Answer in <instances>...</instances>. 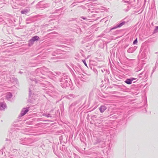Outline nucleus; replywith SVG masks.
I'll return each instance as SVG.
<instances>
[{
    "instance_id": "9",
    "label": "nucleus",
    "mask_w": 158,
    "mask_h": 158,
    "mask_svg": "<svg viewBox=\"0 0 158 158\" xmlns=\"http://www.w3.org/2000/svg\"><path fill=\"white\" fill-rule=\"evenodd\" d=\"M125 82L127 84H131L132 83V81L131 78H127L125 81Z\"/></svg>"
},
{
    "instance_id": "11",
    "label": "nucleus",
    "mask_w": 158,
    "mask_h": 158,
    "mask_svg": "<svg viewBox=\"0 0 158 158\" xmlns=\"http://www.w3.org/2000/svg\"><path fill=\"white\" fill-rule=\"evenodd\" d=\"M35 41L31 38L28 41V46H32L34 43Z\"/></svg>"
},
{
    "instance_id": "22",
    "label": "nucleus",
    "mask_w": 158,
    "mask_h": 158,
    "mask_svg": "<svg viewBox=\"0 0 158 158\" xmlns=\"http://www.w3.org/2000/svg\"><path fill=\"white\" fill-rule=\"evenodd\" d=\"M80 18L84 19V20H89V19H88L87 18L85 17H83V16H81V17H80Z\"/></svg>"
},
{
    "instance_id": "31",
    "label": "nucleus",
    "mask_w": 158,
    "mask_h": 158,
    "mask_svg": "<svg viewBox=\"0 0 158 158\" xmlns=\"http://www.w3.org/2000/svg\"><path fill=\"white\" fill-rule=\"evenodd\" d=\"M13 132L12 131H10V133H13Z\"/></svg>"
},
{
    "instance_id": "6",
    "label": "nucleus",
    "mask_w": 158,
    "mask_h": 158,
    "mask_svg": "<svg viewBox=\"0 0 158 158\" xmlns=\"http://www.w3.org/2000/svg\"><path fill=\"white\" fill-rule=\"evenodd\" d=\"M137 48V47L135 46L133 47H131L127 50V52L129 53H133L136 50Z\"/></svg>"
},
{
    "instance_id": "2",
    "label": "nucleus",
    "mask_w": 158,
    "mask_h": 158,
    "mask_svg": "<svg viewBox=\"0 0 158 158\" xmlns=\"http://www.w3.org/2000/svg\"><path fill=\"white\" fill-rule=\"evenodd\" d=\"M38 5L39 6V7L41 8H46L49 6L48 4L47 3L44 4L42 2H39Z\"/></svg>"
},
{
    "instance_id": "15",
    "label": "nucleus",
    "mask_w": 158,
    "mask_h": 158,
    "mask_svg": "<svg viewBox=\"0 0 158 158\" xmlns=\"http://www.w3.org/2000/svg\"><path fill=\"white\" fill-rule=\"evenodd\" d=\"M145 73L144 72H142V73H140V74H139V75H138V77H139L140 78H141V77H144V76H143V75H144V76L145 75Z\"/></svg>"
},
{
    "instance_id": "20",
    "label": "nucleus",
    "mask_w": 158,
    "mask_h": 158,
    "mask_svg": "<svg viewBox=\"0 0 158 158\" xmlns=\"http://www.w3.org/2000/svg\"><path fill=\"white\" fill-rule=\"evenodd\" d=\"M20 142L21 144H25V145H27V144L28 143L27 141H25V140H24V142H22V143H21L22 142L21 141H20Z\"/></svg>"
},
{
    "instance_id": "3",
    "label": "nucleus",
    "mask_w": 158,
    "mask_h": 158,
    "mask_svg": "<svg viewBox=\"0 0 158 158\" xmlns=\"http://www.w3.org/2000/svg\"><path fill=\"white\" fill-rule=\"evenodd\" d=\"M29 107L24 108L23 109L20 113L21 116H23L25 115L29 111Z\"/></svg>"
},
{
    "instance_id": "12",
    "label": "nucleus",
    "mask_w": 158,
    "mask_h": 158,
    "mask_svg": "<svg viewBox=\"0 0 158 158\" xmlns=\"http://www.w3.org/2000/svg\"><path fill=\"white\" fill-rule=\"evenodd\" d=\"M32 40L35 42V41H38L40 40L39 37L37 35H35L32 38Z\"/></svg>"
},
{
    "instance_id": "18",
    "label": "nucleus",
    "mask_w": 158,
    "mask_h": 158,
    "mask_svg": "<svg viewBox=\"0 0 158 158\" xmlns=\"http://www.w3.org/2000/svg\"><path fill=\"white\" fill-rule=\"evenodd\" d=\"M157 32H158V26H156L155 27L154 32V33H156Z\"/></svg>"
},
{
    "instance_id": "29",
    "label": "nucleus",
    "mask_w": 158,
    "mask_h": 158,
    "mask_svg": "<svg viewBox=\"0 0 158 158\" xmlns=\"http://www.w3.org/2000/svg\"><path fill=\"white\" fill-rule=\"evenodd\" d=\"M155 68L154 69H153V72L155 71Z\"/></svg>"
},
{
    "instance_id": "16",
    "label": "nucleus",
    "mask_w": 158,
    "mask_h": 158,
    "mask_svg": "<svg viewBox=\"0 0 158 158\" xmlns=\"http://www.w3.org/2000/svg\"><path fill=\"white\" fill-rule=\"evenodd\" d=\"M51 73L52 74L54 75H56L55 74L58 75H59L60 74V72H55L54 73L51 72Z\"/></svg>"
},
{
    "instance_id": "30",
    "label": "nucleus",
    "mask_w": 158,
    "mask_h": 158,
    "mask_svg": "<svg viewBox=\"0 0 158 158\" xmlns=\"http://www.w3.org/2000/svg\"><path fill=\"white\" fill-rule=\"evenodd\" d=\"M101 71H102V73H103V72H104V71H103L102 70H101Z\"/></svg>"
},
{
    "instance_id": "21",
    "label": "nucleus",
    "mask_w": 158,
    "mask_h": 158,
    "mask_svg": "<svg viewBox=\"0 0 158 158\" xmlns=\"http://www.w3.org/2000/svg\"><path fill=\"white\" fill-rule=\"evenodd\" d=\"M12 80H11V81L12 82H13L15 81H16L17 80V79L15 78V77H12Z\"/></svg>"
},
{
    "instance_id": "5",
    "label": "nucleus",
    "mask_w": 158,
    "mask_h": 158,
    "mask_svg": "<svg viewBox=\"0 0 158 158\" xmlns=\"http://www.w3.org/2000/svg\"><path fill=\"white\" fill-rule=\"evenodd\" d=\"M106 109V107L104 105H101L99 108V110L101 113H103Z\"/></svg>"
},
{
    "instance_id": "25",
    "label": "nucleus",
    "mask_w": 158,
    "mask_h": 158,
    "mask_svg": "<svg viewBox=\"0 0 158 158\" xmlns=\"http://www.w3.org/2000/svg\"><path fill=\"white\" fill-rule=\"evenodd\" d=\"M82 61L83 62V63H84L85 65L87 67V64L85 62V60H82Z\"/></svg>"
},
{
    "instance_id": "13",
    "label": "nucleus",
    "mask_w": 158,
    "mask_h": 158,
    "mask_svg": "<svg viewBox=\"0 0 158 158\" xmlns=\"http://www.w3.org/2000/svg\"><path fill=\"white\" fill-rule=\"evenodd\" d=\"M29 10L25 9L21 11V13L22 14H26L27 13L29 12Z\"/></svg>"
},
{
    "instance_id": "28",
    "label": "nucleus",
    "mask_w": 158,
    "mask_h": 158,
    "mask_svg": "<svg viewBox=\"0 0 158 158\" xmlns=\"http://www.w3.org/2000/svg\"><path fill=\"white\" fill-rule=\"evenodd\" d=\"M3 2V0H0V4H2Z\"/></svg>"
},
{
    "instance_id": "1",
    "label": "nucleus",
    "mask_w": 158,
    "mask_h": 158,
    "mask_svg": "<svg viewBox=\"0 0 158 158\" xmlns=\"http://www.w3.org/2000/svg\"><path fill=\"white\" fill-rule=\"evenodd\" d=\"M70 79L65 76L63 77L60 81L62 86L65 88L66 87H69V85Z\"/></svg>"
},
{
    "instance_id": "26",
    "label": "nucleus",
    "mask_w": 158,
    "mask_h": 158,
    "mask_svg": "<svg viewBox=\"0 0 158 158\" xmlns=\"http://www.w3.org/2000/svg\"><path fill=\"white\" fill-rule=\"evenodd\" d=\"M41 68H39V69H37L36 70V72H39V71H41Z\"/></svg>"
},
{
    "instance_id": "19",
    "label": "nucleus",
    "mask_w": 158,
    "mask_h": 158,
    "mask_svg": "<svg viewBox=\"0 0 158 158\" xmlns=\"http://www.w3.org/2000/svg\"><path fill=\"white\" fill-rule=\"evenodd\" d=\"M44 115L47 117H52L51 114H49L46 113Z\"/></svg>"
},
{
    "instance_id": "4",
    "label": "nucleus",
    "mask_w": 158,
    "mask_h": 158,
    "mask_svg": "<svg viewBox=\"0 0 158 158\" xmlns=\"http://www.w3.org/2000/svg\"><path fill=\"white\" fill-rule=\"evenodd\" d=\"M35 90L34 87L32 85H31L29 88V96H31V95L34 94V91Z\"/></svg>"
},
{
    "instance_id": "10",
    "label": "nucleus",
    "mask_w": 158,
    "mask_h": 158,
    "mask_svg": "<svg viewBox=\"0 0 158 158\" xmlns=\"http://www.w3.org/2000/svg\"><path fill=\"white\" fill-rule=\"evenodd\" d=\"M12 96V94L10 92H8L7 93L6 97L7 99L8 100L11 98Z\"/></svg>"
},
{
    "instance_id": "8",
    "label": "nucleus",
    "mask_w": 158,
    "mask_h": 158,
    "mask_svg": "<svg viewBox=\"0 0 158 158\" xmlns=\"http://www.w3.org/2000/svg\"><path fill=\"white\" fill-rule=\"evenodd\" d=\"M6 107V105L5 103L4 102H2L0 103V110H2L4 109Z\"/></svg>"
},
{
    "instance_id": "32",
    "label": "nucleus",
    "mask_w": 158,
    "mask_h": 158,
    "mask_svg": "<svg viewBox=\"0 0 158 158\" xmlns=\"http://www.w3.org/2000/svg\"><path fill=\"white\" fill-rule=\"evenodd\" d=\"M44 69H45V70H47V69H46V68H44Z\"/></svg>"
},
{
    "instance_id": "24",
    "label": "nucleus",
    "mask_w": 158,
    "mask_h": 158,
    "mask_svg": "<svg viewBox=\"0 0 158 158\" xmlns=\"http://www.w3.org/2000/svg\"><path fill=\"white\" fill-rule=\"evenodd\" d=\"M33 80H32V81L33 82H35V83H36L37 82L38 80H37L35 78V79H33Z\"/></svg>"
},
{
    "instance_id": "27",
    "label": "nucleus",
    "mask_w": 158,
    "mask_h": 158,
    "mask_svg": "<svg viewBox=\"0 0 158 158\" xmlns=\"http://www.w3.org/2000/svg\"><path fill=\"white\" fill-rule=\"evenodd\" d=\"M132 81H133L134 80H135L136 79V78H133V77H131V78Z\"/></svg>"
},
{
    "instance_id": "7",
    "label": "nucleus",
    "mask_w": 158,
    "mask_h": 158,
    "mask_svg": "<svg viewBox=\"0 0 158 158\" xmlns=\"http://www.w3.org/2000/svg\"><path fill=\"white\" fill-rule=\"evenodd\" d=\"M125 23V21H123L120 23L119 24H118L116 26L112 28L111 29V30H112L113 29H116L118 27H120L123 25H124Z\"/></svg>"
},
{
    "instance_id": "23",
    "label": "nucleus",
    "mask_w": 158,
    "mask_h": 158,
    "mask_svg": "<svg viewBox=\"0 0 158 158\" xmlns=\"http://www.w3.org/2000/svg\"><path fill=\"white\" fill-rule=\"evenodd\" d=\"M137 43V39H136L133 41V44H135Z\"/></svg>"
},
{
    "instance_id": "17",
    "label": "nucleus",
    "mask_w": 158,
    "mask_h": 158,
    "mask_svg": "<svg viewBox=\"0 0 158 158\" xmlns=\"http://www.w3.org/2000/svg\"><path fill=\"white\" fill-rule=\"evenodd\" d=\"M131 7L129 6H127V9H124V10L126 12L128 11L131 9Z\"/></svg>"
},
{
    "instance_id": "14",
    "label": "nucleus",
    "mask_w": 158,
    "mask_h": 158,
    "mask_svg": "<svg viewBox=\"0 0 158 158\" xmlns=\"http://www.w3.org/2000/svg\"><path fill=\"white\" fill-rule=\"evenodd\" d=\"M122 2H123V3H127L128 4H129L130 5V4H131V3L132 2L131 1H130V0L127 1V0H122Z\"/></svg>"
}]
</instances>
